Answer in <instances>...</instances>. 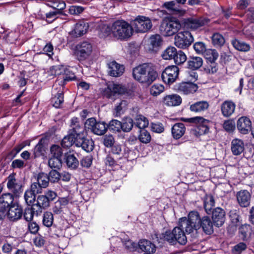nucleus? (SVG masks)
<instances>
[{"mask_svg": "<svg viewBox=\"0 0 254 254\" xmlns=\"http://www.w3.org/2000/svg\"><path fill=\"white\" fill-rule=\"evenodd\" d=\"M244 150V143L241 140L235 139L232 140L231 142V150L234 155H239L243 152Z\"/></svg>", "mask_w": 254, "mask_h": 254, "instance_id": "nucleus-32", "label": "nucleus"}, {"mask_svg": "<svg viewBox=\"0 0 254 254\" xmlns=\"http://www.w3.org/2000/svg\"><path fill=\"white\" fill-rule=\"evenodd\" d=\"M88 28V25L87 23L80 21L76 24L74 28L71 31L70 33L76 37H80L86 33Z\"/></svg>", "mask_w": 254, "mask_h": 254, "instance_id": "nucleus-27", "label": "nucleus"}, {"mask_svg": "<svg viewBox=\"0 0 254 254\" xmlns=\"http://www.w3.org/2000/svg\"><path fill=\"white\" fill-rule=\"evenodd\" d=\"M75 145L78 147H80L83 150L89 152L93 150L94 143L92 139L87 138L84 135L82 136L76 138Z\"/></svg>", "mask_w": 254, "mask_h": 254, "instance_id": "nucleus-19", "label": "nucleus"}, {"mask_svg": "<svg viewBox=\"0 0 254 254\" xmlns=\"http://www.w3.org/2000/svg\"><path fill=\"white\" fill-rule=\"evenodd\" d=\"M209 107V104L207 101H200L191 104L190 107V110L192 112L201 114L207 110Z\"/></svg>", "mask_w": 254, "mask_h": 254, "instance_id": "nucleus-23", "label": "nucleus"}, {"mask_svg": "<svg viewBox=\"0 0 254 254\" xmlns=\"http://www.w3.org/2000/svg\"><path fill=\"white\" fill-rule=\"evenodd\" d=\"M43 188L37 182L32 183L30 188L28 189L30 191L34 192L35 194H39L42 192Z\"/></svg>", "mask_w": 254, "mask_h": 254, "instance_id": "nucleus-63", "label": "nucleus"}, {"mask_svg": "<svg viewBox=\"0 0 254 254\" xmlns=\"http://www.w3.org/2000/svg\"><path fill=\"white\" fill-rule=\"evenodd\" d=\"M208 52L211 56L206 57L207 59H209L210 63L205 65L204 70L207 73L213 74L216 72L218 70L217 64L215 63V61L218 58V54L215 50H209Z\"/></svg>", "mask_w": 254, "mask_h": 254, "instance_id": "nucleus-18", "label": "nucleus"}, {"mask_svg": "<svg viewBox=\"0 0 254 254\" xmlns=\"http://www.w3.org/2000/svg\"><path fill=\"white\" fill-rule=\"evenodd\" d=\"M50 203L43 194L38 195L37 197L36 203L33 205L34 207L37 209L36 210V213L41 212L43 209H46L49 207Z\"/></svg>", "mask_w": 254, "mask_h": 254, "instance_id": "nucleus-25", "label": "nucleus"}, {"mask_svg": "<svg viewBox=\"0 0 254 254\" xmlns=\"http://www.w3.org/2000/svg\"><path fill=\"white\" fill-rule=\"evenodd\" d=\"M163 102L168 106H176L182 103V98L177 94L169 95L164 97Z\"/></svg>", "mask_w": 254, "mask_h": 254, "instance_id": "nucleus-30", "label": "nucleus"}, {"mask_svg": "<svg viewBox=\"0 0 254 254\" xmlns=\"http://www.w3.org/2000/svg\"><path fill=\"white\" fill-rule=\"evenodd\" d=\"M177 54V49L174 47H168L162 53V57L164 60L173 59Z\"/></svg>", "mask_w": 254, "mask_h": 254, "instance_id": "nucleus-44", "label": "nucleus"}, {"mask_svg": "<svg viewBox=\"0 0 254 254\" xmlns=\"http://www.w3.org/2000/svg\"><path fill=\"white\" fill-rule=\"evenodd\" d=\"M24 198L26 203L28 206H33L35 204L34 203L36 201V194L27 189L24 192Z\"/></svg>", "mask_w": 254, "mask_h": 254, "instance_id": "nucleus-41", "label": "nucleus"}, {"mask_svg": "<svg viewBox=\"0 0 254 254\" xmlns=\"http://www.w3.org/2000/svg\"><path fill=\"white\" fill-rule=\"evenodd\" d=\"M36 182H37L43 188H47L49 186L50 182L48 174L43 172L39 173L37 176Z\"/></svg>", "mask_w": 254, "mask_h": 254, "instance_id": "nucleus-39", "label": "nucleus"}, {"mask_svg": "<svg viewBox=\"0 0 254 254\" xmlns=\"http://www.w3.org/2000/svg\"><path fill=\"white\" fill-rule=\"evenodd\" d=\"M131 24L137 32L141 33L148 31L152 26L150 19L143 16H138Z\"/></svg>", "mask_w": 254, "mask_h": 254, "instance_id": "nucleus-10", "label": "nucleus"}, {"mask_svg": "<svg viewBox=\"0 0 254 254\" xmlns=\"http://www.w3.org/2000/svg\"><path fill=\"white\" fill-rule=\"evenodd\" d=\"M163 6L169 10L172 14H177L179 9L176 7V3L174 1L166 2L163 4Z\"/></svg>", "mask_w": 254, "mask_h": 254, "instance_id": "nucleus-57", "label": "nucleus"}, {"mask_svg": "<svg viewBox=\"0 0 254 254\" xmlns=\"http://www.w3.org/2000/svg\"><path fill=\"white\" fill-rule=\"evenodd\" d=\"M7 212V216L11 221H16L20 219L23 215V209L17 203H13Z\"/></svg>", "mask_w": 254, "mask_h": 254, "instance_id": "nucleus-17", "label": "nucleus"}, {"mask_svg": "<svg viewBox=\"0 0 254 254\" xmlns=\"http://www.w3.org/2000/svg\"><path fill=\"white\" fill-rule=\"evenodd\" d=\"M174 43L176 46L181 49L188 48L193 42V37L188 31L178 32L175 36Z\"/></svg>", "mask_w": 254, "mask_h": 254, "instance_id": "nucleus-7", "label": "nucleus"}, {"mask_svg": "<svg viewBox=\"0 0 254 254\" xmlns=\"http://www.w3.org/2000/svg\"><path fill=\"white\" fill-rule=\"evenodd\" d=\"M212 43L217 47L222 46L225 43V39L223 36L219 33H216L212 36Z\"/></svg>", "mask_w": 254, "mask_h": 254, "instance_id": "nucleus-52", "label": "nucleus"}, {"mask_svg": "<svg viewBox=\"0 0 254 254\" xmlns=\"http://www.w3.org/2000/svg\"><path fill=\"white\" fill-rule=\"evenodd\" d=\"M54 217L52 212L47 211L44 213L43 218V224L47 227H51L53 224Z\"/></svg>", "mask_w": 254, "mask_h": 254, "instance_id": "nucleus-51", "label": "nucleus"}, {"mask_svg": "<svg viewBox=\"0 0 254 254\" xmlns=\"http://www.w3.org/2000/svg\"><path fill=\"white\" fill-rule=\"evenodd\" d=\"M202 59L198 57H190L188 61V68L192 70L198 69L202 65Z\"/></svg>", "mask_w": 254, "mask_h": 254, "instance_id": "nucleus-34", "label": "nucleus"}, {"mask_svg": "<svg viewBox=\"0 0 254 254\" xmlns=\"http://www.w3.org/2000/svg\"><path fill=\"white\" fill-rule=\"evenodd\" d=\"M67 166L71 169H76L79 166V161L74 154L67 153L65 155Z\"/></svg>", "mask_w": 254, "mask_h": 254, "instance_id": "nucleus-35", "label": "nucleus"}, {"mask_svg": "<svg viewBox=\"0 0 254 254\" xmlns=\"http://www.w3.org/2000/svg\"><path fill=\"white\" fill-rule=\"evenodd\" d=\"M14 194L10 193L3 194L0 197V204L1 206L7 209L13 203Z\"/></svg>", "mask_w": 254, "mask_h": 254, "instance_id": "nucleus-33", "label": "nucleus"}, {"mask_svg": "<svg viewBox=\"0 0 254 254\" xmlns=\"http://www.w3.org/2000/svg\"><path fill=\"white\" fill-rule=\"evenodd\" d=\"M215 204V200L212 195H206L203 201L204 208L205 212L208 214L212 212V209Z\"/></svg>", "mask_w": 254, "mask_h": 254, "instance_id": "nucleus-36", "label": "nucleus"}, {"mask_svg": "<svg viewBox=\"0 0 254 254\" xmlns=\"http://www.w3.org/2000/svg\"><path fill=\"white\" fill-rule=\"evenodd\" d=\"M16 174L11 173L6 178L7 189L15 197H18L23 191V185L21 181L15 178Z\"/></svg>", "mask_w": 254, "mask_h": 254, "instance_id": "nucleus-9", "label": "nucleus"}, {"mask_svg": "<svg viewBox=\"0 0 254 254\" xmlns=\"http://www.w3.org/2000/svg\"><path fill=\"white\" fill-rule=\"evenodd\" d=\"M93 158L91 155H88L85 157H84L80 160V164L82 167L88 168H89L92 163Z\"/></svg>", "mask_w": 254, "mask_h": 254, "instance_id": "nucleus-62", "label": "nucleus"}, {"mask_svg": "<svg viewBox=\"0 0 254 254\" xmlns=\"http://www.w3.org/2000/svg\"><path fill=\"white\" fill-rule=\"evenodd\" d=\"M111 30L113 35L121 39H127L132 33V27L124 20H117L112 26Z\"/></svg>", "mask_w": 254, "mask_h": 254, "instance_id": "nucleus-4", "label": "nucleus"}, {"mask_svg": "<svg viewBox=\"0 0 254 254\" xmlns=\"http://www.w3.org/2000/svg\"><path fill=\"white\" fill-rule=\"evenodd\" d=\"M179 68L176 65L167 67L162 73V79L164 82L168 84L173 83L178 76Z\"/></svg>", "mask_w": 254, "mask_h": 254, "instance_id": "nucleus-13", "label": "nucleus"}, {"mask_svg": "<svg viewBox=\"0 0 254 254\" xmlns=\"http://www.w3.org/2000/svg\"><path fill=\"white\" fill-rule=\"evenodd\" d=\"M231 43L235 49L240 51L248 52L251 48L249 44L236 39H233L231 41Z\"/></svg>", "mask_w": 254, "mask_h": 254, "instance_id": "nucleus-37", "label": "nucleus"}, {"mask_svg": "<svg viewBox=\"0 0 254 254\" xmlns=\"http://www.w3.org/2000/svg\"><path fill=\"white\" fill-rule=\"evenodd\" d=\"M75 77L73 72H70L68 70H65L63 77V80L61 81L62 85H64L66 82L73 80Z\"/></svg>", "mask_w": 254, "mask_h": 254, "instance_id": "nucleus-64", "label": "nucleus"}, {"mask_svg": "<svg viewBox=\"0 0 254 254\" xmlns=\"http://www.w3.org/2000/svg\"><path fill=\"white\" fill-rule=\"evenodd\" d=\"M164 90V87L163 85L160 84H155L151 87L150 92L152 95L154 96H157L163 92Z\"/></svg>", "mask_w": 254, "mask_h": 254, "instance_id": "nucleus-53", "label": "nucleus"}, {"mask_svg": "<svg viewBox=\"0 0 254 254\" xmlns=\"http://www.w3.org/2000/svg\"><path fill=\"white\" fill-rule=\"evenodd\" d=\"M252 232V227L250 224H244L241 225L239 228V232L241 235V239L245 241L249 239Z\"/></svg>", "mask_w": 254, "mask_h": 254, "instance_id": "nucleus-31", "label": "nucleus"}, {"mask_svg": "<svg viewBox=\"0 0 254 254\" xmlns=\"http://www.w3.org/2000/svg\"><path fill=\"white\" fill-rule=\"evenodd\" d=\"M197 89L198 86L196 84L190 82L180 83L175 86V89L178 92L185 95L193 94Z\"/></svg>", "mask_w": 254, "mask_h": 254, "instance_id": "nucleus-15", "label": "nucleus"}, {"mask_svg": "<svg viewBox=\"0 0 254 254\" xmlns=\"http://www.w3.org/2000/svg\"><path fill=\"white\" fill-rule=\"evenodd\" d=\"M193 48L198 54H203L206 53V55H210V53L208 52L210 50H207L205 44L202 42L195 43L193 45Z\"/></svg>", "mask_w": 254, "mask_h": 254, "instance_id": "nucleus-49", "label": "nucleus"}, {"mask_svg": "<svg viewBox=\"0 0 254 254\" xmlns=\"http://www.w3.org/2000/svg\"><path fill=\"white\" fill-rule=\"evenodd\" d=\"M209 21L208 18L203 17L188 18L184 20V25L186 29L194 30L207 24Z\"/></svg>", "mask_w": 254, "mask_h": 254, "instance_id": "nucleus-12", "label": "nucleus"}, {"mask_svg": "<svg viewBox=\"0 0 254 254\" xmlns=\"http://www.w3.org/2000/svg\"><path fill=\"white\" fill-rule=\"evenodd\" d=\"M49 181L51 183H55L58 182L61 179V174L56 170L53 169L48 175Z\"/></svg>", "mask_w": 254, "mask_h": 254, "instance_id": "nucleus-54", "label": "nucleus"}, {"mask_svg": "<svg viewBox=\"0 0 254 254\" xmlns=\"http://www.w3.org/2000/svg\"><path fill=\"white\" fill-rule=\"evenodd\" d=\"M45 138H41L38 143L35 146L34 149V154L35 157L40 156H44L47 149V143Z\"/></svg>", "mask_w": 254, "mask_h": 254, "instance_id": "nucleus-29", "label": "nucleus"}, {"mask_svg": "<svg viewBox=\"0 0 254 254\" xmlns=\"http://www.w3.org/2000/svg\"><path fill=\"white\" fill-rule=\"evenodd\" d=\"M70 128L68 131V133L76 138L80 137L85 135V127H84L80 123L78 118H73L71 120Z\"/></svg>", "mask_w": 254, "mask_h": 254, "instance_id": "nucleus-14", "label": "nucleus"}, {"mask_svg": "<svg viewBox=\"0 0 254 254\" xmlns=\"http://www.w3.org/2000/svg\"><path fill=\"white\" fill-rule=\"evenodd\" d=\"M108 129L113 132H119L121 130V122L113 119L107 125Z\"/></svg>", "mask_w": 254, "mask_h": 254, "instance_id": "nucleus-43", "label": "nucleus"}, {"mask_svg": "<svg viewBox=\"0 0 254 254\" xmlns=\"http://www.w3.org/2000/svg\"><path fill=\"white\" fill-rule=\"evenodd\" d=\"M62 154L63 150L60 146L54 144L51 146L49 157L62 158Z\"/></svg>", "mask_w": 254, "mask_h": 254, "instance_id": "nucleus-48", "label": "nucleus"}, {"mask_svg": "<svg viewBox=\"0 0 254 254\" xmlns=\"http://www.w3.org/2000/svg\"><path fill=\"white\" fill-rule=\"evenodd\" d=\"M48 165L53 169H60L62 166V158L49 157Z\"/></svg>", "mask_w": 254, "mask_h": 254, "instance_id": "nucleus-47", "label": "nucleus"}, {"mask_svg": "<svg viewBox=\"0 0 254 254\" xmlns=\"http://www.w3.org/2000/svg\"><path fill=\"white\" fill-rule=\"evenodd\" d=\"M116 94L125 95L127 96H131V92L128 91L125 87L118 84H113L109 85L105 88L103 95L107 98H111L116 95Z\"/></svg>", "mask_w": 254, "mask_h": 254, "instance_id": "nucleus-11", "label": "nucleus"}, {"mask_svg": "<svg viewBox=\"0 0 254 254\" xmlns=\"http://www.w3.org/2000/svg\"><path fill=\"white\" fill-rule=\"evenodd\" d=\"M139 139L143 143H147L151 140V136L148 131L144 129H142L140 131Z\"/></svg>", "mask_w": 254, "mask_h": 254, "instance_id": "nucleus-59", "label": "nucleus"}, {"mask_svg": "<svg viewBox=\"0 0 254 254\" xmlns=\"http://www.w3.org/2000/svg\"><path fill=\"white\" fill-rule=\"evenodd\" d=\"M148 121L142 115H137L135 118L134 125L140 129H143L148 127Z\"/></svg>", "mask_w": 254, "mask_h": 254, "instance_id": "nucleus-38", "label": "nucleus"}, {"mask_svg": "<svg viewBox=\"0 0 254 254\" xmlns=\"http://www.w3.org/2000/svg\"><path fill=\"white\" fill-rule=\"evenodd\" d=\"M247 248V244L244 242H240L236 245L232 249V251L234 254H241Z\"/></svg>", "mask_w": 254, "mask_h": 254, "instance_id": "nucleus-58", "label": "nucleus"}, {"mask_svg": "<svg viewBox=\"0 0 254 254\" xmlns=\"http://www.w3.org/2000/svg\"><path fill=\"white\" fill-rule=\"evenodd\" d=\"M196 123H199V128L200 131L202 132L203 133H206L208 132L209 130V127L208 126L210 123V121L206 120L203 118V121H197Z\"/></svg>", "mask_w": 254, "mask_h": 254, "instance_id": "nucleus-56", "label": "nucleus"}, {"mask_svg": "<svg viewBox=\"0 0 254 254\" xmlns=\"http://www.w3.org/2000/svg\"><path fill=\"white\" fill-rule=\"evenodd\" d=\"M127 105V102L126 101H122L118 105H117L115 109V113H114L115 117H119L123 113V110Z\"/></svg>", "mask_w": 254, "mask_h": 254, "instance_id": "nucleus-60", "label": "nucleus"}, {"mask_svg": "<svg viewBox=\"0 0 254 254\" xmlns=\"http://www.w3.org/2000/svg\"><path fill=\"white\" fill-rule=\"evenodd\" d=\"M52 7L56 9V11H60V13L61 12V10L64 9L66 4L64 1L62 0H56L52 2V5H51Z\"/></svg>", "mask_w": 254, "mask_h": 254, "instance_id": "nucleus-61", "label": "nucleus"}, {"mask_svg": "<svg viewBox=\"0 0 254 254\" xmlns=\"http://www.w3.org/2000/svg\"><path fill=\"white\" fill-rule=\"evenodd\" d=\"M64 102V95L62 91L57 93L51 99V102L54 107L61 108Z\"/></svg>", "mask_w": 254, "mask_h": 254, "instance_id": "nucleus-42", "label": "nucleus"}, {"mask_svg": "<svg viewBox=\"0 0 254 254\" xmlns=\"http://www.w3.org/2000/svg\"><path fill=\"white\" fill-rule=\"evenodd\" d=\"M237 127L241 133L248 134L251 130V121L246 117H242L238 120Z\"/></svg>", "mask_w": 254, "mask_h": 254, "instance_id": "nucleus-20", "label": "nucleus"}, {"mask_svg": "<svg viewBox=\"0 0 254 254\" xmlns=\"http://www.w3.org/2000/svg\"><path fill=\"white\" fill-rule=\"evenodd\" d=\"M121 130L124 132H129L131 130L133 126V121L130 118H124L122 122H121Z\"/></svg>", "mask_w": 254, "mask_h": 254, "instance_id": "nucleus-40", "label": "nucleus"}, {"mask_svg": "<svg viewBox=\"0 0 254 254\" xmlns=\"http://www.w3.org/2000/svg\"><path fill=\"white\" fill-rule=\"evenodd\" d=\"M186 127L182 123H176L172 127L171 132L174 138L178 139L180 138L185 134Z\"/></svg>", "mask_w": 254, "mask_h": 254, "instance_id": "nucleus-26", "label": "nucleus"}, {"mask_svg": "<svg viewBox=\"0 0 254 254\" xmlns=\"http://www.w3.org/2000/svg\"><path fill=\"white\" fill-rule=\"evenodd\" d=\"M85 127L90 129L94 134L98 135L104 134L107 129V124L104 122H97L94 118H91L86 120Z\"/></svg>", "mask_w": 254, "mask_h": 254, "instance_id": "nucleus-8", "label": "nucleus"}, {"mask_svg": "<svg viewBox=\"0 0 254 254\" xmlns=\"http://www.w3.org/2000/svg\"><path fill=\"white\" fill-rule=\"evenodd\" d=\"M76 137L73 136L68 133V134L65 136L62 140L61 145L63 147L68 148L72 145V144H75V140Z\"/></svg>", "mask_w": 254, "mask_h": 254, "instance_id": "nucleus-45", "label": "nucleus"}, {"mask_svg": "<svg viewBox=\"0 0 254 254\" xmlns=\"http://www.w3.org/2000/svg\"><path fill=\"white\" fill-rule=\"evenodd\" d=\"M188 218H181L178 222V226L174 228L172 231H166L162 234L165 241L172 245H175L177 243L184 245L187 242V238L184 230L186 233L190 234L192 232Z\"/></svg>", "mask_w": 254, "mask_h": 254, "instance_id": "nucleus-1", "label": "nucleus"}, {"mask_svg": "<svg viewBox=\"0 0 254 254\" xmlns=\"http://www.w3.org/2000/svg\"><path fill=\"white\" fill-rule=\"evenodd\" d=\"M212 219L214 225L217 227H221L225 221V212L220 207H216L213 209Z\"/></svg>", "mask_w": 254, "mask_h": 254, "instance_id": "nucleus-16", "label": "nucleus"}, {"mask_svg": "<svg viewBox=\"0 0 254 254\" xmlns=\"http://www.w3.org/2000/svg\"><path fill=\"white\" fill-rule=\"evenodd\" d=\"M138 245L139 248L142 252H146L147 254L154 253L156 251L155 246L146 239L140 240Z\"/></svg>", "mask_w": 254, "mask_h": 254, "instance_id": "nucleus-28", "label": "nucleus"}, {"mask_svg": "<svg viewBox=\"0 0 254 254\" xmlns=\"http://www.w3.org/2000/svg\"><path fill=\"white\" fill-rule=\"evenodd\" d=\"M235 106V104L231 101H224L221 106L222 115L225 117L231 116L234 113Z\"/></svg>", "mask_w": 254, "mask_h": 254, "instance_id": "nucleus-24", "label": "nucleus"}, {"mask_svg": "<svg viewBox=\"0 0 254 254\" xmlns=\"http://www.w3.org/2000/svg\"><path fill=\"white\" fill-rule=\"evenodd\" d=\"M93 50L92 45L88 41H82L75 47V55L77 60L84 61L91 56Z\"/></svg>", "mask_w": 254, "mask_h": 254, "instance_id": "nucleus-6", "label": "nucleus"}, {"mask_svg": "<svg viewBox=\"0 0 254 254\" xmlns=\"http://www.w3.org/2000/svg\"><path fill=\"white\" fill-rule=\"evenodd\" d=\"M108 72L110 75L114 77L120 76L124 72L125 67L123 65L112 61L108 64Z\"/></svg>", "mask_w": 254, "mask_h": 254, "instance_id": "nucleus-21", "label": "nucleus"}, {"mask_svg": "<svg viewBox=\"0 0 254 254\" xmlns=\"http://www.w3.org/2000/svg\"><path fill=\"white\" fill-rule=\"evenodd\" d=\"M181 27L182 25L178 20L166 18L162 20L159 30L162 35L168 37L177 34Z\"/></svg>", "mask_w": 254, "mask_h": 254, "instance_id": "nucleus-5", "label": "nucleus"}, {"mask_svg": "<svg viewBox=\"0 0 254 254\" xmlns=\"http://www.w3.org/2000/svg\"><path fill=\"white\" fill-rule=\"evenodd\" d=\"M149 42L152 48H158L160 46L162 43V39L160 35L155 34L151 35L149 39Z\"/></svg>", "mask_w": 254, "mask_h": 254, "instance_id": "nucleus-46", "label": "nucleus"}, {"mask_svg": "<svg viewBox=\"0 0 254 254\" xmlns=\"http://www.w3.org/2000/svg\"><path fill=\"white\" fill-rule=\"evenodd\" d=\"M173 60L176 64H181L186 61L187 57L183 52L179 51H177V54H175Z\"/></svg>", "mask_w": 254, "mask_h": 254, "instance_id": "nucleus-55", "label": "nucleus"}, {"mask_svg": "<svg viewBox=\"0 0 254 254\" xmlns=\"http://www.w3.org/2000/svg\"><path fill=\"white\" fill-rule=\"evenodd\" d=\"M192 232L201 228L203 231L207 235L213 233V222L207 216L200 218L198 212L193 211L189 213L188 218Z\"/></svg>", "mask_w": 254, "mask_h": 254, "instance_id": "nucleus-3", "label": "nucleus"}, {"mask_svg": "<svg viewBox=\"0 0 254 254\" xmlns=\"http://www.w3.org/2000/svg\"><path fill=\"white\" fill-rule=\"evenodd\" d=\"M134 78L141 83L151 84L158 77V73L151 64L145 63L132 70Z\"/></svg>", "mask_w": 254, "mask_h": 254, "instance_id": "nucleus-2", "label": "nucleus"}, {"mask_svg": "<svg viewBox=\"0 0 254 254\" xmlns=\"http://www.w3.org/2000/svg\"><path fill=\"white\" fill-rule=\"evenodd\" d=\"M237 199L241 207H248L250 204L251 194L247 190H240L237 193Z\"/></svg>", "mask_w": 254, "mask_h": 254, "instance_id": "nucleus-22", "label": "nucleus"}, {"mask_svg": "<svg viewBox=\"0 0 254 254\" xmlns=\"http://www.w3.org/2000/svg\"><path fill=\"white\" fill-rule=\"evenodd\" d=\"M36 208L34 206L26 208L24 212H23L24 219L28 222L31 221L33 219L34 214L36 212Z\"/></svg>", "mask_w": 254, "mask_h": 254, "instance_id": "nucleus-50", "label": "nucleus"}]
</instances>
